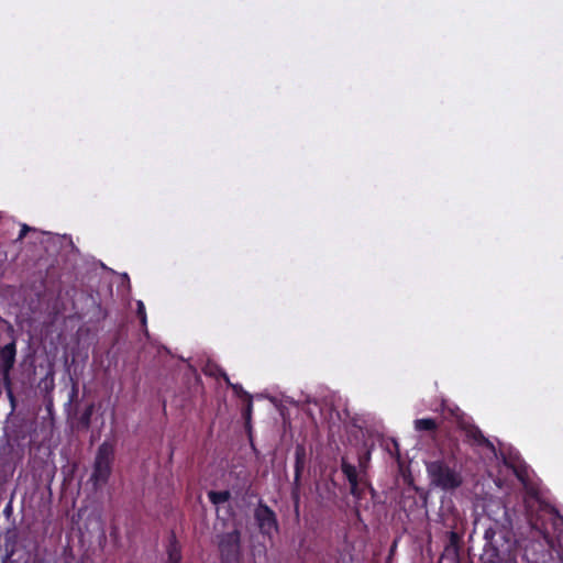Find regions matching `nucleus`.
I'll return each mask as SVG.
<instances>
[{"label":"nucleus","instance_id":"1","mask_svg":"<svg viewBox=\"0 0 563 563\" xmlns=\"http://www.w3.org/2000/svg\"><path fill=\"white\" fill-rule=\"evenodd\" d=\"M526 518L532 530L553 547L554 539L563 533V517L559 510L541 499L537 492L528 493L523 499Z\"/></svg>","mask_w":563,"mask_h":563},{"label":"nucleus","instance_id":"2","mask_svg":"<svg viewBox=\"0 0 563 563\" xmlns=\"http://www.w3.org/2000/svg\"><path fill=\"white\" fill-rule=\"evenodd\" d=\"M460 446L456 441L440 449V456L426 463V471L430 485L443 492L451 493L463 485L462 466H459L457 453Z\"/></svg>","mask_w":563,"mask_h":563},{"label":"nucleus","instance_id":"3","mask_svg":"<svg viewBox=\"0 0 563 563\" xmlns=\"http://www.w3.org/2000/svg\"><path fill=\"white\" fill-rule=\"evenodd\" d=\"M114 452V444L109 441H104L99 445L90 475V482L95 490L100 489L108 483L112 474Z\"/></svg>","mask_w":563,"mask_h":563},{"label":"nucleus","instance_id":"4","mask_svg":"<svg viewBox=\"0 0 563 563\" xmlns=\"http://www.w3.org/2000/svg\"><path fill=\"white\" fill-rule=\"evenodd\" d=\"M218 548L222 563H239L241 556V532L238 529L219 536Z\"/></svg>","mask_w":563,"mask_h":563},{"label":"nucleus","instance_id":"5","mask_svg":"<svg viewBox=\"0 0 563 563\" xmlns=\"http://www.w3.org/2000/svg\"><path fill=\"white\" fill-rule=\"evenodd\" d=\"M16 353V339L14 336L8 344L0 346V377L11 400H13L11 372L14 368Z\"/></svg>","mask_w":563,"mask_h":563},{"label":"nucleus","instance_id":"6","mask_svg":"<svg viewBox=\"0 0 563 563\" xmlns=\"http://www.w3.org/2000/svg\"><path fill=\"white\" fill-rule=\"evenodd\" d=\"M254 519L257 523L260 532L268 538L279 530V525L275 511L267 506L262 499L254 509Z\"/></svg>","mask_w":563,"mask_h":563},{"label":"nucleus","instance_id":"7","mask_svg":"<svg viewBox=\"0 0 563 563\" xmlns=\"http://www.w3.org/2000/svg\"><path fill=\"white\" fill-rule=\"evenodd\" d=\"M341 471L345 475L350 484L351 495L358 500L362 499L364 497V488L360 486V479L356 467L347 463L344 459H342Z\"/></svg>","mask_w":563,"mask_h":563},{"label":"nucleus","instance_id":"8","mask_svg":"<svg viewBox=\"0 0 563 563\" xmlns=\"http://www.w3.org/2000/svg\"><path fill=\"white\" fill-rule=\"evenodd\" d=\"M460 428L465 432L466 438L474 444L486 448L493 446L490 441L487 438H485L481 429L475 424L461 421Z\"/></svg>","mask_w":563,"mask_h":563},{"label":"nucleus","instance_id":"9","mask_svg":"<svg viewBox=\"0 0 563 563\" xmlns=\"http://www.w3.org/2000/svg\"><path fill=\"white\" fill-rule=\"evenodd\" d=\"M308 461V453L303 443H297L295 446L294 479L301 481V475Z\"/></svg>","mask_w":563,"mask_h":563},{"label":"nucleus","instance_id":"10","mask_svg":"<svg viewBox=\"0 0 563 563\" xmlns=\"http://www.w3.org/2000/svg\"><path fill=\"white\" fill-rule=\"evenodd\" d=\"M181 548L175 534H172L167 545V563H181Z\"/></svg>","mask_w":563,"mask_h":563},{"label":"nucleus","instance_id":"11","mask_svg":"<svg viewBox=\"0 0 563 563\" xmlns=\"http://www.w3.org/2000/svg\"><path fill=\"white\" fill-rule=\"evenodd\" d=\"M415 430L416 431H428V432H435L439 428L438 422L433 418H420L416 419L413 421Z\"/></svg>","mask_w":563,"mask_h":563},{"label":"nucleus","instance_id":"12","mask_svg":"<svg viewBox=\"0 0 563 563\" xmlns=\"http://www.w3.org/2000/svg\"><path fill=\"white\" fill-rule=\"evenodd\" d=\"M208 498L212 505H221L230 500V490H210L208 492Z\"/></svg>","mask_w":563,"mask_h":563},{"label":"nucleus","instance_id":"13","mask_svg":"<svg viewBox=\"0 0 563 563\" xmlns=\"http://www.w3.org/2000/svg\"><path fill=\"white\" fill-rule=\"evenodd\" d=\"M300 489H301V481L294 479L291 485L290 497L294 504V511L296 517H299V507H300Z\"/></svg>","mask_w":563,"mask_h":563},{"label":"nucleus","instance_id":"14","mask_svg":"<svg viewBox=\"0 0 563 563\" xmlns=\"http://www.w3.org/2000/svg\"><path fill=\"white\" fill-rule=\"evenodd\" d=\"M93 411H95V405L90 404L85 408L84 412L80 415L79 424L82 429H88L90 427Z\"/></svg>","mask_w":563,"mask_h":563},{"label":"nucleus","instance_id":"15","mask_svg":"<svg viewBox=\"0 0 563 563\" xmlns=\"http://www.w3.org/2000/svg\"><path fill=\"white\" fill-rule=\"evenodd\" d=\"M205 373H206L207 375H210V376L221 377V378L225 382V384H227L229 387H231V385H233V384L231 383V380H230V378H229L228 374H227V373H225V371H223L222 368L217 367L214 372H212V371H210V372L205 371Z\"/></svg>","mask_w":563,"mask_h":563},{"label":"nucleus","instance_id":"16","mask_svg":"<svg viewBox=\"0 0 563 563\" xmlns=\"http://www.w3.org/2000/svg\"><path fill=\"white\" fill-rule=\"evenodd\" d=\"M205 373H206L207 375H210V376L221 377V378L225 382V384H227L229 387H231V385H233V384L231 383V380H230V378H229L228 374H227V373H225V371H223L222 368L217 367L214 372H212V371H210V372L205 371Z\"/></svg>","mask_w":563,"mask_h":563},{"label":"nucleus","instance_id":"17","mask_svg":"<svg viewBox=\"0 0 563 563\" xmlns=\"http://www.w3.org/2000/svg\"><path fill=\"white\" fill-rule=\"evenodd\" d=\"M136 314L142 323V325H146V312H145V306L143 303V301H137V310H136Z\"/></svg>","mask_w":563,"mask_h":563},{"label":"nucleus","instance_id":"18","mask_svg":"<svg viewBox=\"0 0 563 563\" xmlns=\"http://www.w3.org/2000/svg\"><path fill=\"white\" fill-rule=\"evenodd\" d=\"M231 388H232L233 393L242 399H246V398L251 397V395L246 390H244L242 385H240V384H233V385H231Z\"/></svg>","mask_w":563,"mask_h":563},{"label":"nucleus","instance_id":"19","mask_svg":"<svg viewBox=\"0 0 563 563\" xmlns=\"http://www.w3.org/2000/svg\"><path fill=\"white\" fill-rule=\"evenodd\" d=\"M246 401V406H245V409L243 411V416L246 420H249L251 418V413H252V408H253V400H252V396L250 398H246L244 399Z\"/></svg>","mask_w":563,"mask_h":563},{"label":"nucleus","instance_id":"20","mask_svg":"<svg viewBox=\"0 0 563 563\" xmlns=\"http://www.w3.org/2000/svg\"><path fill=\"white\" fill-rule=\"evenodd\" d=\"M451 415L456 419L459 426H461V421H464V413L460 410V408H454L450 410Z\"/></svg>","mask_w":563,"mask_h":563},{"label":"nucleus","instance_id":"21","mask_svg":"<svg viewBox=\"0 0 563 563\" xmlns=\"http://www.w3.org/2000/svg\"><path fill=\"white\" fill-rule=\"evenodd\" d=\"M30 230H31V228L27 224H22L20 233L15 241H22Z\"/></svg>","mask_w":563,"mask_h":563},{"label":"nucleus","instance_id":"22","mask_svg":"<svg viewBox=\"0 0 563 563\" xmlns=\"http://www.w3.org/2000/svg\"><path fill=\"white\" fill-rule=\"evenodd\" d=\"M515 474L517 476V478L521 482H525V473L521 472V471H515Z\"/></svg>","mask_w":563,"mask_h":563},{"label":"nucleus","instance_id":"23","mask_svg":"<svg viewBox=\"0 0 563 563\" xmlns=\"http://www.w3.org/2000/svg\"><path fill=\"white\" fill-rule=\"evenodd\" d=\"M450 540H451V543H455L459 540V536L452 531V532H450Z\"/></svg>","mask_w":563,"mask_h":563},{"label":"nucleus","instance_id":"24","mask_svg":"<svg viewBox=\"0 0 563 563\" xmlns=\"http://www.w3.org/2000/svg\"><path fill=\"white\" fill-rule=\"evenodd\" d=\"M77 393H78L77 387L74 386L71 389V393H70V400H73L77 396Z\"/></svg>","mask_w":563,"mask_h":563},{"label":"nucleus","instance_id":"25","mask_svg":"<svg viewBox=\"0 0 563 563\" xmlns=\"http://www.w3.org/2000/svg\"><path fill=\"white\" fill-rule=\"evenodd\" d=\"M395 548H396V542L393 544L390 552L395 551Z\"/></svg>","mask_w":563,"mask_h":563}]
</instances>
